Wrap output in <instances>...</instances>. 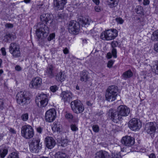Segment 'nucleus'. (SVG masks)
I'll use <instances>...</instances> for the list:
<instances>
[{
	"instance_id": "nucleus-64",
	"label": "nucleus",
	"mask_w": 158,
	"mask_h": 158,
	"mask_svg": "<svg viewBox=\"0 0 158 158\" xmlns=\"http://www.w3.org/2000/svg\"><path fill=\"white\" fill-rule=\"evenodd\" d=\"M24 1L26 3H28L30 2V0H24Z\"/></svg>"
},
{
	"instance_id": "nucleus-10",
	"label": "nucleus",
	"mask_w": 158,
	"mask_h": 158,
	"mask_svg": "<svg viewBox=\"0 0 158 158\" xmlns=\"http://www.w3.org/2000/svg\"><path fill=\"white\" fill-rule=\"evenodd\" d=\"M40 140L38 138H33L29 144L31 151L34 153H37L41 149L40 144Z\"/></svg>"
},
{
	"instance_id": "nucleus-16",
	"label": "nucleus",
	"mask_w": 158,
	"mask_h": 158,
	"mask_svg": "<svg viewBox=\"0 0 158 158\" xmlns=\"http://www.w3.org/2000/svg\"><path fill=\"white\" fill-rule=\"evenodd\" d=\"M42 84V79L39 77L33 78L30 83L31 88H38L40 87Z\"/></svg>"
},
{
	"instance_id": "nucleus-32",
	"label": "nucleus",
	"mask_w": 158,
	"mask_h": 158,
	"mask_svg": "<svg viewBox=\"0 0 158 158\" xmlns=\"http://www.w3.org/2000/svg\"><path fill=\"white\" fill-rule=\"evenodd\" d=\"M21 118L22 120L24 121H26L28 118V114L27 113L23 114L22 115Z\"/></svg>"
},
{
	"instance_id": "nucleus-4",
	"label": "nucleus",
	"mask_w": 158,
	"mask_h": 158,
	"mask_svg": "<svg viewBox=\"0 0 158 158\" xmlns=\"http://www.w3.org/2000/svg\"><path fill=\"white\" fill-rule=\"evenodd\" d=\"M117 35V30L110 29L102 32L101 35V38L104 40H110L114 39Z\"/></svg>"
},
{
	"instance_id": "nucleus-13",
	"label": "nucleus",
	"mask_w": 158,
	"mask_h": 158,
	"mask_svg": "<svg viewBox=\"0 0 158 158\" xmlns=\"http://www.w3.org/2000/svg\"><path fill=\"white\" fill-rule=\"evenodd\" d=\"M56 111L54 109H50L47 111L45 114V119L46 122L51 123L55 119Z\"/></svg>"
},
{
	"instance_id": "nucleus-61",
	"label": "nucleus",
	"mask_w": 158,
	"mask_h": 158,
	"mask_svg": "<svg viewBox=\"0 0 158 158\" xmlns=\"http://www.w3.org/2000/svg\"><path fill=\"white\" fill-rule=\"evenodd\" d=\"M103 113V112L102 111H101L100 113H97V115L98 116H101L102 115Z\"/></svg>"
},
{
	"instance_id": "nucleus-15",
	"label": "nucleus",
	"mask_w": 158,
	"mask_h": 158,
	"mask_svg": "<svg viewBox=\"0 0 158 158\" xmlns=\"http://www.w3.org/2000/svg\"><path fill=\"white\" fill-rule=\"evenodd\" d=\"M158 128L157 124L155 122H150L146 124V130L147 132L149 134H152L156 132Z\"/></svg>"
},
{
	"instance_id": "nucleus-35",
	"label": "nucleus",
	"mask_w": 158,
	"mask_h": 158,
	"mask_svg": "<svg viewBox=\"0 0 158 158\" xmlns=\"http://www.w3.org/2000/svg\"><path fill=\"white\" fill-rule=\"evenodd\" d=\"M143 11V8L142 7L140 6H138L136 9V12L138 14H141Z\"/></svg>"
},
{
	"instance_id": "nucleus-51",
	"label": "nucleus",
	"mask_w": 158,
	"mask_h": 158,
	"mask_svg": "<svg viewBox=\"0 0 158 158\" xmlns=\"http://www.w3.org/2000/svg\"><path fill=\"white\" fill-rule=\"evenodd\" d=\"M15 69L18 71H20L21 70V68L19 65H16L15 67Z\"/></svg>"
},
{
	"instance_id": "nucleus-59",
	"label": "nucleus",
	"mask_w": 158,
	"mask_h": 158,
	"mask_svg": "<svg viewBox=\"0 0 158 158\" xmlns=\"http://www.w3.org/2000/svg\"><path fill=\"white\" fill-rule=\"evenodd\" d=\"M149 158H156L155 156L153 153L151 154L149 156Z\"/></svg>"
},
{
	"instance_id": "nucleus-53",
	"label": "nucleus",
	"mask_w": 158,
	"mask_h": 158,
	"mask_svg": "<svg viewBox=\"0 0 158 158\" xmlns=\"http://www.w3.org/2000/svg\"><path fill=\"white\" fill-rule=\"evenodd\" d=\"M154 49L158 52V44H155L154 45Z\"/></svg>"
},
{
	"instance_id": "nucleus-34",
	"label": "nucleus",
	"mask_w": 158,
	"mask_h": 158,
	"mask_svg": "<svg viewBox=\"0 0 158 158\" xmlns=\"http://www.w3.org/2000/svg\"><path fill=\"white\" fill-rule=\"evenodd\" d=\"M110 158H121V157L119 153H112Z\"/></svg>"
},
{
	"instance_id": "nucleus-50",
	"label": "nucleus",
	"mask_w": 158,
	"mask_h": 158,
	"mask_svg": "<svg viewBox=\"0 0 158 158\" xmlns=\"http://www.w3.org/2000/svg\"><path fill=\"white\" fill-rule=\"evenodd\" d=\"M9 131L12 133H13L14 134H16V131H15L14 129L13 128H10L9 129Z\"/></svg>"
},
{
	"instance_id": "nucleus-8",
	"label": "nucleus",
	"mask_w": 158,
	"mask_h": 158,
	"mask_svg": "<svg viewBox=\"0 0 158 158\" xmlns=\"http://www.w3.org/2000/svg\"><path fill=\"white\" fill-rule=\"evenodd\" d=\"M17 103L19 104L23 105L29 103V97L25 92L21 91L18 93L16 96Z\"/></svg>"
},
{
	"instance_id": "nucleus-54",
	"label": "nucleus",
	"mask_w": 158,
	"mask_h": 158,
	"mask_svg": "<svg viewBox=\"0 0 158 158\" xmlns=\"http://www.w3.org/2000/svg\"><path fill=\"white\" fill-rule=\"evenodd\" d=\"M37 131L40 133H41L42 132V129L40 127H39L37 128Z\"/></svg>"
},
{
	"instance_id": "nucleus-18",
	"label": "nucleus",
	"mask_w": 158,
	"mask_h": 158,
	"mask_svg": "<svg viewBox=\"0 0 158 158\" xmlns=\"http://www.w3.org/2000/svg\"><path fill=\"white\" fill-rule=\"evenodd\" d=\"M117 110L122 117L128 115L130 111V109L124 105L119 106L117 108Z\"/></svg>"
},
{
	"instance_id": "nucleus-29",
	"label": "nucleus",
	"mask_w": 158,
	"mask_h": 158,
	"mask_svg": "<svg viewBox=\"0 0 158 158\" xmlns=\"http://www.w3.org/2000/svg\"><path fill=\"white\" fill-rule=\"evenodd\" d=\"M108 3L111 8L115 7L117 5V3L115 0H108Z\"/></svg>"
},
{
	"instance_id": "nucleus-30",
	"label": "nucleus",
	"mask_w": 158,
	"mask_h": 158,
	"mask_svg": "<svg viewBox=\"0 0 158 158\" xmlns=\"http://www.w3.org/2000/svg\"><path fill=\"white\" fill-rule=\"evenodd\" d=\"M8 150L6 149H3L0 150V155L1 157L3 158L7 154Z\"/></svg>"
},
{
	"instance_id": "nucleus-39",
	"label": "nucleus",
	"mask_w": 158,
	"mask_h": 158,
	"mask_svg": "<svg viewBox=\"0 0 158 158\" xmlns=\"http://www.w3.org/2000/svg\"><path fill=\"white\" fill-rule=\"evenodd\" d=\"M55 34L54 33H52L50 34L48 38V40L49 41H50L52 40L55 39Z\"/></svg>"
},
{
	"instance_id": "nucleus-19",
	"label": "nucleus",
	"mask_w": 158,
	"mask_h": 158,
	"mask_svg": "<svg viewBox=\"0 0 158 158\" xmlns=\"http://www.w3.org/2000/svg\"><path fill=\"white\" fill-rule=\"evenodd\" d=\"M60 96L62 100L64 102H69L73 97V94L69 91H64L62 92Z\"/></svg>"
},
{
	"instance_id": "nucleus-5",
	"label": "nucleus",
	"mask_w": 158,
	"mask_h": 158,
	"mask_svg": "<svg viewBox=\"0 0 158 158\" xmlns=\"http://www.w3.org/2000/svg\"><path fill=\"white\" fill-rule=\"evenodd\" d=\"M21 134L26 139H31L34 135L33 129L30 125H25L22 126L21 128Z\"/></svg>"
},
{
	"instance_id": "nucleus-31",
	"label": "nucleus",
	"mask_w": 158,
	"mask_h": 158,
	"mask_svg": "<svg viewBox=\"0 0 158 158\" xmlns=\"http://www.w3.org/2000/svg\"><path fill=\"white\" fill-rule=\"evenodd\" d=\"M152 69L153 72L158 75V63L155 62V64L153 66Z\"/></svg>"
},
{
	"instance_id": "nucleus-58",
	"label": "nucleus",
	"mask_w": 158,
	"mask_h": 158,
	"mask_svg": "<svg viewBox=\"0 0 158 158\" xmlns=\"http://www.w3.org/2000/svg\"><path fill=\"white\" fill-rule=\"evenodd\" d=\"M6 3L4 2H0V5L2 6V7L3 8L5 6Z\"/></svg>"
},
{
	"instance_id": "nucleus-26",
	"label": "nucleus",
	"mask_w": 158,
	"mask_h": 158,
	"mask_svg": "<svg viewBox=\"0 0 158 158\" xmlns=\"http://www.w3.org/2000/svg\"><path fill=\"white\" fill-rule=\"evenodd\" d=\"M61 126L59 122H55L52 126V129L55 132H60L61 131Z\"/></svg>"
},
{
	"instance_id": "nucleus-21",
	"label": "nucleus",
	"mask_w": 158,
	"mask_h": 158,
	"mask_svg": "<svg viewBox=\"0 0 158 158\" xmlns=\"http://www.w3.org/2000/svg\"><path fill=\"white\" fill-rule=\"evenodd\" d=\"M45 142L46 147L49 149L53 148L56 144L55 140L51 137H46L45 139Z\"/></svg>"
},
{
	"instance_id": "nucleus-44",
	"label": "nucleus",
	"mask_w": 158,
	"mask_h": 158,
	"mask_svg": "<svg viewBox=\"0 0 158 158\" xmlns=\"http://www.w3.org/2000/svg\"><path fill=\"white\" fill-rule=\"evenodd\" d=\"M118 43L116 41H113L111 42V44L113 48H114L117 47Z\"/></svg>"
},
{
	"instance_id": "nucleus-63",
	"label": "nucleus",
	"mask_w": 158,
	"mask_h": 158,
	"mask_svg": "<svg viewBox=\"0 0 158 158\" xmlns=\"http://www.w3.org/2000/svg\"><path fill=\"white\" fill-rule=\"evenodd\" d=\"M2 60L0 59V68L2 67Z\"/></svg>"
},
{
	"instance_id": "nucleus-22",
	"label": "nucleus",
	"mask_w": 158,
	"mask_h": 158,
	"mask_svg": "<svg viewBox=\"0 0 158 158\" xmlns=\"http://www.w3.org/2000/svg\"><path fill=\"white\" fill-rule=\"evenodd\" d=\"M109 153L105 151L101 150L97 152L95 154V158H109Z\"/></svg>"
},
{
	"instance_id": "nucleus-37",
	"label": "nucleus",
	"mask_w": 158,
	"mask_h": 158,
	"mask_svg": "<svg viewBox=\"0 0 158 158\" xmlns=\"http://www.w3.org/2000/svg\"><path fill=\"white\" fill-rule=\"evenodd\" d=\"M65 117L67 119L71 120L73 118V116L72 114L69 113H66L65 115Z\"/></svg>"
},
{
	"instance_id": "nucleus-24",
	"label": "nucleus",
	"mask_w": 158,
	"mask_h": 158,
	"mask_svg": "<svg viewBox=\"0 0 158 158\" xmlns=\"http://www.w3.org/2000/svg\"><path fill=\"white\" fill-rule=\"evenodd\" d=\"M89 73L85 70H83L80 73V80L81 81L86 82L89 81L90 77L89 76Z\"/></svg>"
},
{
	"instance_id": "nucleus-42",
	"label": "nucleus",
	"mask_w": 158,
	"mask_h": 158,
	"mask_svg": "<svg viewBox=\"0 0 158 158\" xmlns=\"http://www.w3.org/2000/svg\"><path fill=\"white\" fill-rule=\"evenodd\" d=\"M50 89L51 91L55 92L58 89V88L56 85H54L51 86L50 88Z\"/></svg>"
},
{
	"instance_id": "nucleus-48",
	"label": "nucleus",
	"mask_w": 158,
	"mask_h": 158,
	"mask_svg": "<svg viewBox=\"0 0 158 158\" xmlns=\"http://www.w3.org/2000/svg\"><path fill=\"white\" fill-rule=\"evenodd\" d=\"M153 36L156 37L157 40H158V30L155 31L153 33Z\"/></svg>"
},
{
	"instance_id": "nucleus-55",
	"label": "nucleus",
	"mask_w": 158,
	"mask_h": 158,
	"mask_svg": "<svg viewBox=\"0 0 158 158\" xmlns=\"http://www.w3.org/2000/svg\"><path fill=\"white\" fill-rule=\"evenodd\" d=\"M149 3V1L148 0H144L143 3L144 5H148Z\"/></svg>"
},
{
	"instance_id": "nucleus-9",
	"label": "nucleus",
	"mask_w": 158,
	"mask_h": 158,
	"mask_svg": "<svg viewBox=\"0 0 158 158\" xmlns=\"http://www.w3.org/2000/svg\"><path fill=\"white\" fill-rule=\"evenodd\" d=\"M9 51L14 58H17L20 56L21 52L19 45L16 43H11L9 46Z\"/></svg>"
},
{
	"instance_id": "nucleus-17",
	"label": "nucleus",
	"mask_w": 158,
	"mask_h": 158,
	"mask_svg": "<svg viewBox=\"0 0 158 158\" xmlns=\"http://www.w3.org/2000/svg\"><path fill=\"white\" fill-rule=\"evenodd\" d=\"M67 3V0H54L53 7L57 10L63 9Z\"/></svg>"
},
{
	"instance_id": "nucleus-14",
	"label": "nucleus",
	"mask_w": 158,
	"mask_h": 158,
	"mask_svg": "<svg viewBox=\"0 0 158 158\" xmlns=\"http://www.w3.org/2000/svg\"><path fill=\"white\" fill-rule=\"evenodd\" d=\"M129 126L132 130L136 131L139 129L141 127V125L138 120L134 118L129 121Z\"/></svg>"
},
{
	"instance_id": "nucleus-23",
	"label": "nucleus",
	"mask_w": 158,
	"mask_h": 158,
	"mask_svg": "<svg viewBox=\"0 0 158 158\" xmlns=\"http://www.w3.org/2000/svg\"><path fill=\"white\" fill-rule=\"evenodd\" d=\"M55 76V79L58 81L63 82L64 81L66 77V75L64 71H61L57 73Z\"/></svg>"
},
{
	"instance_id": "nucleus-38",
	"label": "nucleus",
	"mask_w": 158,
	"mask_h": 158,
	"mask_svg": "<svg viewBox=\"0 0 158 158\" xmlns=\"http://www.w3.org/2000/svg\"><path fill=\"white\" fill-rule=\"evenodd\" d=\"M92 129L93 131L95 132H98L99 131V127L97 125H93L92 127Z\"/></svg>"
},
{
	"instance_id": "nucleus-28",
	"label": "nucleus",
	"mask_w": 158,
	"mask_h": 158,
	"mask_svg": "<svg viewBox=\"0 0 158 158\" xmlns=\"http://www.w3.org/2000/svg\"><path fill=\"white\" fill-rule=\"evenodd\" d=\"M55 158H68L65 153L59 152L55 154Z\"/></svg>"
},
{
	"instance_id": "nucleus-6",
	"label": "nucleus",
	"mask_w": 158,
	"mask_h": 158,
	"mask_svg": "<svg viewBox=\"0 0 158 158\" xmlns=\"http://www.w3.org/2000/svg\"><path fill=\"white\" fill-rule=\"evenodd\" d=\"M71 106L72 110L76 114L81 113L84 109V107L82 103L77 100L72 101L71 103Z\"/></svg>"
},
{
	"instance_id": "nucleus-12",
	"label": "nucleus",
	"mask_w": 158,
	"mask_h": 158,
	"mask_svg": "<svg viewBox=\"0 0 158 158\" xmlns=\"http://www.w3.org/2000/svg\"><path fill=\"white\" fill-rule=\"evenodd\" d=\"M56 70L52 64L48 65L44 71V75L49 78L52 79L55 76Z\"/></svg>"
},
{
	"instance_id": "nucleus-1",
	"label": "nucleus",
	"mask_w": 158,
	"mask_h": 158,
	"mask_svg": "<svg viewBox=\"0 0 158 158\" xmlns=\"http://www.w3.org/2000/svg\"><path fill=\"white\" fill-rule=\"evenodd\" d=\"M52 15L48 13L43 14L40 15V20L43 23H38L37 25L38 28L36 30V34L38 39H40L42 37H45L48 35L49 32V30L45 23H47L49 21L52 19Z\"/></svg>"
},
{
	"instance_id": "nucleus-40",
	"label": "nucleus",
	"mask_w": 158,
	"mask_h": 158,
	"mask_svg": "<svg viewBox=\"0 0 158 158\" xmlns=\"http://www.w3.org/2000/svg\"><path fill=\"white\" fill-rule=\"evenodd\" d=\"M111 52L112 55L114 58H116L117 57V50L115 48H112Z\"/></svg>"
},
{
	"instance_id": "nucleus-3",
	"label": "nucleus",
	"mask_w": 158,
	"mask_h": 158,
	"mask_svg": "<svg viewBox=\"0 0 158 158\" xmlns=\"http://www.w3.org/2000/svg\"><path fill=\"white\" fill-rule=\"evenodd\" d=\"M118 88L115 85L109 86L105 94L106 99L109 102L114 101L118 96Z\"/></svg>"
},
{
	"instance_id": "nucleus-27",
	"label": "nucleus",
	"mask_w": 158,
	"mask_h": 158,
	"mask_svg": "<svg viewBox=\"0 0 158 158\" xmlns=\"http://www.w3.org/2000/svg\"><path fill=\"white\" fill-rule=\"evenodd\" d=\"M133 75V73L130 70L125 72L123 74V77L125 79L130 78Z\"/></svg>"
},
{
	"instance_id": "nucleus-25",
	"label": "nucleus",
	"mask_w": 158,
	"mask_h": 158,
	"mask_svg": "<svg viewBox=\"0 0 158 158\" xmlns=\"http://www.w3.org/2000/svg\"><path fill=\"white\" fill-rule=\"evenodd\" d=\"M16 38L15 35L12 33H8L5 36L3 41L7 42H10L14 40Z\"/></svg>"
},
{
	"instance_id": "nucleus-62",
	"label": "nucleus",
	"mask_w": 158,
	"mask_h": 158,
	"mask_svg": "<svg viewBox=\"0 0 158 158\" xmlns=\"http://www.w3.org/2000/svg\"><path fill=\"white\" fill-rule=\"evenodd\" d=\"M4 72L2 69H0V76H1V75Z\"/></svg>"
},
{
	"instance_id": "nucleus-49",
	"label": "nucleus",
	"mask_w": 158,
	"mask_h": 158,
	"mask_svg": "<svg viewBox=\"0 0 158 158\" xmlns=\"http://www.w3.org/2000/svg\"><path fill=\"white\" fill-rule=\"evenodd\" d=\"M1 51L3 56H5L6 54V52L4 48H2L1 49Z\"/></svg>"
},
{
	"instance_id": "nucleus-41",
	"label": "nucleus",
	"mask_w": 158,
	"mask_h": 158,
	"mask_svg": "<svg viewBox=\"0 0 158 158\" xmlns=\"http://www.w3.org/2000/svg\"><path fill=\"white\" fill-rule=\"evenodd\" d=\"M115 20L118 23L122 24L124 22L123 20L121 18L119 17L115 19Z\"/></svg>"
},
{
	"instance_id": "nucleus-20",
	"label": "nucleus",
	"mask_w": 158,
	"mask_h": 158,
	"mask_svg": "<svg viewBox=\"0 0 158 158\" xmlns=\"http://www.w3.org/2000/svg\"><path fill=\"white\" fill-rule=\"evenodd\" d=\"M121 142L126 146H131L134 144L135 140L133 138L130 136H126L123 137Z\"/></svg>"
},
{
	"instance_id": "nucleus-52",
	"label": "nucleus",
	"mask_w": 158,
	"mask_h": 158,
	"mask_svg": "<svg viewBox=\"0 0 158 158\" xmlns=\"http://www.w3.org/2000/svg\"><path fill=\"white\" fill-rule=\"evenodd\" d=\"M94 9L95 11L97 12H99L101 11V8L100 7L98 6H95Z\"/></svg>"
},
{
	"instance_id": "nucleus-7",
	"label": "nucleus",
	"mask_w": 158,
	"mask_h": 158,
	"mask_svg": "<svg viewBox=\"0 0 158 158\" xmlns=\"http://www.w3.org/2000/svg\"><path fill=\"white\" fill-rule=\"evenodd\" d=\"M35 102L39 107H44L48 104V99L47 94L44 93L38 94L35 99Z\"/></svg>"
},
{
	"instance_id": "nucleus-46",
	"label": "nucleus",
	"mask_w": 158,
	"mask_h": 158,
	"mask_svg": "<svg viewBox=\"0 0 158 158\" xmlns=\"http://www.w3.org/2000/svg\"><path fill=\"white\" fill-rule=\"evenodd\" d=\"M5 27L6 28H10L13 27V25L11 23H7L5 25Z\"/></svg>"
},
{
	"instance_id": "nucleus-57",
	"label": "nucleus",
	"mask_w": 158,
	"mask_h": 158,
	"mask_svg": "<svg viewBox=\"0 0 158 158\" xmlns=\"http://www.w3.org/2000/svg\"><path fill=\"white\" fill-rule=\"evenodd\" d=\"M63 52L64 54H67L69 52V50L67 48H66L64 49Z\"/></svg>"
},
{
	"instance_id": "nucleus-60",
	"label": "nucleus",
	"mask_w": 158,
	"mask_h": 158,
	"mask_svg": "<svg viewBox=\"0 0 158 158\" xmlns=\"http://www.w3.org/2000/svg\"><path fill=\"white\" fill-rule=\"evenodd\" d=\"M93 2L96 5H98L99 4V0H93Z\"/></svg>"
},
{
	"instance_id": "nucleus-45",
	"label": "nucleus",
	"mask_w": 158,
	"mask_h": 158,
	"mask_svg": "<svg viewBox=\"0 0 158 158\" xmlns=\"http://www.w3.org/2000/svg\"><path fill=\"white\" fill-rule=\"evenodd\" d=\"M71 129L73 131H76L78 130V128L75 125L72 124L71 126Z\"/></svg>"
},
{
	"instance_id": "nucleus-36",
	"label": "nucleus",
	"mask_w": 158,
	"mask_h": 158,
	"mask_svg": "<svg viewBox=\"0 0 158 158\" xmlns=\"http://www.w3.org/2000/svg\"><path fill=\"white\" fill-rule=\"evenodd\" d=\"M69 142V141L67 139H64L62 140L61 143V145L63 147L66 146Z\"/></svg>"
},
{
	"instance_id": "nucleus-2",
	"label": "nucleus",
	"mask_w": 158,
	"mask_h": 158,
	"mask_svg": "<svg viewBox=\"0 0 158 158\" xmlns=\"http://www.w3.org/2000/svg\"><path fill=\"white\" fill-rule=\"evenodd\" d=\"M78 22L73 20L69 23L68 30L69 32L72 34H77L79 31L80 25L82 26H87L89 24L88 19L80 16L77 19Z\"/></svg>"
},
{
	"instance_id": "nucleus-11",
	"label": "nucleus",
	"mask_w": 158,
	"mask_h": 158,
	"mask_svg": "<svg viewBox=\"0 0 158 158\" xmlns=\"http://www.w3.org/2000/svg\"><path fill=\"white\" fill-rule=\"evenodd\" d=\"M108 114L110 119L115 123H117L122 119V118L117 110L115 111L111 109L109 110Z\"/></svg>"
},
{
	"instance_id": "nucleus-33",
	"label": "nucleus",
	"mask_w": 158,
	"mask_h": 158,
	"mask_svg": "<svg viewBox=\"0 0 158 158\" xmlns=\"http://www.w3.org/2000/svg\"><path fill=\"white\" fill-rule=\"evenodd\" d=\"M8 158H19L18 155L17 153L13 152L9 155Z\"/></svg>"
},
{
	"instance_id": "nucleus-56",
	"label": "nucleus",
	"mask_w": 158,
	"mask_h": 158,
	"mask_svg": "<svg viewBox=\"0 0 158 158\" xmlns=\"http://www.w3.org/2000/svg\"><path fill=\"white\" fill-rule=\"evenodd\" d=\"M107 58L108 59H110L112 57V54L110 52H108L107 54Z\"/></svg>"
},
{
	"instance_id": "nucleus-47",
	"label": "nucleus",
	"mask_w": 158,
	"mask_h": 158,
	"mask_svg": "<svg viewBox=\"0 0 158 158\" xmlns=\"http://www.w3.org/2000/svg\"><path fill=\"white\" fill-rule=\"evenodd\" d=\"M4 102L3 100L0 99V110H2L3 108Z\"/></svg>"
},
{
	"instance_id": "nucleus-43",
	"label": "nucleus",
	"mask_w": 158,
	"mask_h": 158,
	"mask_svg": "<svg viewBox=\"0 0 158 158\" xmlns=\"http://www.w3.org/2000/svg\"><path fill=\"white\" fill-rule=\"evenodd\" d=\"M114 62V61L112 60H110L109 61L107 64V67L109 68H111Z\"/></svg>"
}]
</instances>
